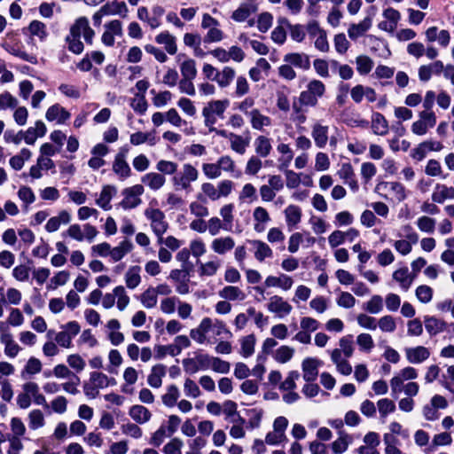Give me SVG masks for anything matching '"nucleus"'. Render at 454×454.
Segmentation results:
<instances>
[{
	"label": "nucleus",
	"mask_w": 454,
	"mask_h": 454,
	"mask_svg": "<svg viewBox=\"0 0 454 454\" xmlns=\"http://www.w3.org/2000/svg\"><path fill=\"white\" fill-rule=\"evenodd\" d=\"M223 413L225 415V419L230 423H246V419L238 411L237 403L231 400H227L223 403Z\"/></svg>",
	"instance_id": "29"
},
{
	"label": "nucleus",
	"mask_w": 454,
	"mask_h": 454,
	"mask_svg": "<svg viewBox=\"0 0 454 454\" xmlns=\"http://www.w3.org/2000/svg\"><path fill=\"white\" fill-rule=\"evenodd\" d=\"M405 356L411 364H421L430 356L428 348L423 346L405 348Z\"/></svg>",
	"instance_id": "16"
},
{
	"label": "nucleus",
	"mask_w": 454,
	"mask_h": 454,
	"mask_svg": "<svg viewBox=\"0 0 454 454\" xmlns=\"http://www.w3.org/2000/svg\"><path fill=\"white\" fill-rule=\"evenodd\" d=\"M155 42L164 46L165 51L169 55H175L177 52V44L176 37L168 31L161 32L155 36Z\"/></svg>",
	"instance_id": "22"
},
{
	"label": "nucleus",
	"mask_w": 454,
	"mask_h": 454,
	"mask_svg": "<svg viewBox=\"0 0 454 454\" xmlns=\"http://www.w3.org/2000/svg\"><path fill=\"white\" fill-rule=\"evenodd\" d=\"M209 356L207 354H199L193 358H185L183 360V366L185 372L194 374L200 370L208 369Z\"/></svg>",
	"instance_id": "9"
},
{
	"label": "nucleus",
	"mask_w": 454,
	"mask_h": 454,
	"mask_svg": "<svg viewBox=\"0 0 454 454\" xmlns=\"http://www.w3.org/2000/svg\"><path fill=\"white\" fill-rule=\"evenodd\" d=\"M129 142L133 145H140L148 143L150 145L156 144V137L154 132H136L130 135Z\"/></svg>",
	"instance_id": "44"
},
{
	"label": "nucleus",
	"mask_w": 454,
	"mask_h": 454,
	"mask_svg": "<svg viewBox=\"0 0 454 454\" xmlns=\"http://www.w3.org/2000/svg\"><path fill=\"white\" fill-rule=\"evenodd\" d=\"M28 31L31 36H36L42 42L48 36L46 25L39 20H33L28 26Z\"/></svg>",
	"instance_id": "51"
},
{
	"label": "nucleus",
	"mask_w": 454,
	"mask_h": 454,
	"mask_svg": "<svg viewBox=\"0 0 454 454\" xmlns=\"http://www.w3.org/2000/svg\"><path fill=\"white\" fill-rule=\"evenodd\" d=\"M372 129L375 135L385 136L388 132V122L380 113H373L372 115Z\"/></svg>",
	"instance_id": "36"
},
{
	"label": "nucleus",
	"mask_w": 454,
	"mask_h": 454,
	"mask_svg": "<svg viewBox=\"0 0 454 454\" xmlns=\"http://www.w3.org/2000/svg\"><path fill=\"white\" fill-rule=\"evenodd\" d=\"M417 378L418 372L411 366H407L400 370V372L390 380L392 395H395L402 392L403 384L405 380H413Z\"/></svg>",
	"instance_id": "7"
},
{
	"label": "nucleus",
	"mask_w": 454,
	"mask_h": 454,
	"mask_svg": "<svg viewBox=\"0 0 454 454\" xmlns=\"http://www.w3.org/2000/svg\"><path fill=\"white\" fill-rule=\"evenodd\" d=\"M141 181L149 189L158 191L164 186L166 178L159 172H149L142 176Z\"/></svg>",
	"instance_id": "28"
},
{
	"label": "nucleus",
	"mask_w": 454,
	"mask_h": 454,
	"mask_svg": "<svg viewBox=\"0 0 454 454\" xmlns=\"http://www.w3.org/2000/svg\"><path fill=\"white\" fill-rule=\"evenodd\" d=\"M372 27L371 18H365L357 24H351L348 29V35L350 39L356 40L358 37L364 35Z\"/></svg>",
	"instance_id": "33"
},
{
	"label": "nucleus",
	"mask_w": 454,
	"mask_h": 454,
	"mask_svg": "<svg viewBox=\"0 0 454 454\" xmlns=\"http://www.w3.org/2000/svg\"><path fill=\"white\" fill-rule=\"evenodd\" d=\"M278 23L279 24H285L286 27H287L290 30V36L291 38L298 43H301L305 38V32L303 29V27L301 25L296 24L292 25L286 18H279L278 20Z\"/></svg>",
	"instance_id": "46"
},
{
	"label": "nucleus",
	"mask_w": 454,
	"mask_h": 454,
	"mask_svg": "<svg viewBox=\"0 0 454 454\" xmlns=\"http://www.w3.org/2000/svg\"><path fill=\"white\" fill-rule=\"evenodd\" d=\"M145 216L150 222V226L156 237L164 235L168 229L165 214L159 208L148 207L145 209Z\"/></svg>",
	"instance_id": "3"
},
{
	"label": "nucleus",
	"mask_w": 454,
	"mask_h": 454,
	"mask_svg": "<svg viewBox=\"0 0 454 454\" xmlns=\"http://www.w3.org/2000/svg\"><path fill=\"white\" fill-rule=\"evenodd\" d=\"M71 214L67 210H61L58 215L51 217L46 224L45 230L48 232L57 231L61 224H67L71 222Z\"/></svg>",
	"instance_id": "19"
},
{
	"label": "nucleus",
	"mask_w": 454,
	"mask_h": 454,
	"mask_svg": "<svg viewBox=\"0 0 454 454\" xmlns=\"http://www.w3.org/2000/svg\"><path fill=\"white\" fill-rule=\"evenodd\" d=\"M257 8L253 4H241L231 14V19L236 22L246 21Z\"/></svg>",
	"instance_id": "34"
},
{
	"label": "nucleus",
	"mask_w": 454,
	"mask_h": 454,
	"mask_svg": "<svg viewBox=\"0 0 454 454\" xmlns=\"http://www.w3.org/2000/svg\"><path fill=\"white\" fill-rule=\"evenodd\" d=\"M211 249L219 255H224L235 247V240L231 236L215 238L211 242Z\"/></svg>",
	"instance_id": "11"
},
{
	"label": "nucleus",
	"mask_w": 454,
	"mask_h": 454,
	"mask_svg": "<svg viewBox=\"0 0 454 454\" xmlns=\"http://www.w3.org/2000/svg\"><path fill=\"white\" fill-rule=\"evenodd\" d=\"M250 243L254 246V258L258 262H262L266 258H271L273 256V251L267 243L258 239L252 240Z\"/></svg>",
	"instance_id": "35"
},
{
	"label": "nucleus",
	"mask_w": 454,
	"mask_h": 454,
	"mask_svg": "<svg viewBox=\"0 0 454 454\" xmlns=\"http://www.w3.org/2000/svg\"><path fill=\"white\" fill-rule=\"evenodd\" d=\"M129 417L138 424H145L152 418L151 411L140 404L132 405L129 410Z\"/></svg>",
	"instance_id": "31"
},
{
	"label": "nucleus",
	"mask_w": 454,
	"mask_h": 454,
	"mask_svg": "<svg viewBox=\"0 0 454 454\" xmlns=\"http://www.w3.org/2000/svg\"><path fill=\"white\" fill-rule=\"evenodd\" d=\"M103 12L107 15H121L125 16L128 9L124 2H114L102 6Z\"/></svg>",
	"instance_id": "57"
},
{
	"label": "nucleus",
	"mask_w": 454,
	"mask_h": 454,
	"mask_svg": "<svg viewBox=\"0 0 454 454\" xmlns=\"http://www.w3.org/2000/svg\"><path fill=\"white\" fill-rule=\"evenodd\" d=\"M4 49L12 55L20 58V59L27 61L31 64L37 63V58L34 54L27 53L24 51L23 46L18 43H6L4 45Z\"/></svg>",
	"instance_id": "15"
},
{
	"label": "nucleus",
	"mask_w": 454,
	"mask_h": 454,
	"mask_svg": "<svg viewBox=\"0 0 454 454\" xmlns=\"http://www.w3.org/2000/svg\"><path fill=\"white\" fill-rule=\"evenodd\" d=\"M208 368H211L215 372L225 374L230 372L231 364L229 362L219 357L209 356Z\"/></svg>",
	"instance_id": "56"
},
{
	"label": "nucleus",
	"mask_w": 454,
	"mask_h": 454,
	"mask_svg": "<svg viewBox=\"0 0 454 454\" xmlns=\"http://www.w3.org/2000/svg\"><path fill=\"white\" fill-rule=\"evenodd\" d=\"M43 369L42 362L34 356H31L25 364L24 368L20 372V376L22 379H27L29 376L37 374L41 372Z\"/></svg>",
	"instance_id": "43"
},
{
	"label": "nucleus",
	"mask_w": 454,
	"mask_h": 454,
	"mask_svg": "<svg viewBox=\"0 0 454 454\" xmlns=\"http://www.w3.org/2000/svg\"><path fill=\"white\" fill-rule=\"evenodd\" d=\"M286 223L289 228L296 226L301 219V209L296 205H289L284 211Z\"/></svg>",
	"instance_id": "41"
},
{
	"label": "nucleus",
	"mask_w": 454,
	"mask_h": 454,
	"mask_svg": "<svg viewBox=\"0 0 454 454\" xmlns=\"http://www.w3.org/2000/svg\"><path fill=\"white\" fill-rule=\"evenodd\" d=\"M220 268V261H209L207 262H200L199 264L198 271L200 277H212L217 273Z\"/></svg>",
	"instance_id": "50"
},
{
	"label": "nucleus",
	"mask_w": 454,
	"mask_h": 454,
	"mask_svg": "<svg viewBox=\"0 0 454 454\" xmlns=\"http://www.w3.org/2000/svg\"><path fill=\"white\" fill-rule=\"evenodd\" d=\"M254 230L261 233L266 230L267 224L270 222L269 212L263 207H256L253 211Z\"/></svg>",
	"instance_id": "13"
},
{
	"label": "nucleus",
	"mask_w": 454,
	"mask_h": 454,
	"mask_svg": "<svg viewBox=\"0 0 454 454\" xmlns=\"http://www.w3.org/2000/svg\"><path fill=\"white\" fill-rule=\"evenodd\" d=\"M188 250L193 257L200 258L207 252L206 244L201 239H192L190 242Z\"/></svg>",
	"instance_id": "62"
},
{
	"label": "nucleus",
	"mask_w": 454,
	"mask_h": 454,
	"mask_svg": "<svg viewBox=\"0 0 454 454\" xmlns=\"http://www.w3.org/2000/svg\"><path fill=\"white\" fill-rule=\"evenodd\" d=\"M377 407L381 418H386L389 413L395 411L394 401L388 398H382L377 402Z\"/></svg>",
	"instance_id": "63"
},
{
	"label": "nucleus",
	"mask_w": 454,
	"mask_h": 454,
	"mask_svg": "<svg viewBox=\"0 0 454 454\" xmlns=\"http://www.w3.org/2000/svg\"><path fill=\"white\" fill-rule=\"evenodd\" d=\"M219 27L220 22L208 13L202 15L201 27L207 29V35L204 37L206 43H217L223 39V32Z\"/></svg>",
	"instance_id": "5"
},
{
	"label": "nucleus",
	"mask_w": 454,
	"mask_h": 454,
	"mask_svg": "<svg viewBox=\"0 0 454 454\" xmlns=\"http://www.w3.org/2000/svg\"><path fill=\"white\" fill-rule=\"evenodd\" d=\"M235 76V69L230 66H224L221 70H218L215 82L219 88L225 89L232 83Z\"/></svg>",
	"instance_id": "18"
},
{
	"label": "nucleus",
	"mask_w": 454,
	"mask_h": 454,
	"mask_svg": "<svg viewBox=\"0 0 454 454\" xmlns=\"http://www.w3.org/2000/svg\"><path fill=\"white\" fill-rule=\"evenodd\" d=\"M112 169L120 180H125L132 175L131 168L122 155L114 156Z\"/></svg>",
	"instance_id": "23"
},
{
	"label": "nucleus",
	"mask_w": 454,
	"mask_h": 454,
	"mask_svg": "<svg viewBox=\"0 0 454 454\" xmlns=\"http://www.w3.org/2000/svg\"><path fill=\"white\" fill-rule=\"evenodd\" d=\"M229 142L231 149L240 155L245 154L249 146V139L236 133H234Z\"/></svg>",
	"instance_id": "45"
},
{
	"label": "nucleus",
	"mask_w": 454,
	"mask_h": 454,
	"mask_svg": "<svg viewBox=\"0 0 454 454\" xmlns=\"http://www.w3.org/2000/svg\"><path fill=\"white\" fill-rule=\"evenodd\" d=\"M115 299L117 298L116 305L120 311H123L129 303V297L127 294L125 288L122 286H118L114 288Z\"/></svg>",
	"instance_id": "59"
},
{
	"label": "nucleus",
	"mask_w": 454,
	"mask_h": 454,
	"mask_svg": "<svg viewBox=\"0 0 454 454\" xmlns=\"http://www.w3.org/2000/svg\"><path fill=\"white\" fill-rule=\"evenodd\" d=\"M133 248L132 242L129 239H124L117 247L112 248L111 258L114 262H119L127 254L130 253Z\"/></svg>",
	"instance_id": "42"
},
{
	"label": "nucleus",
	"mask_w": 454,
	"mask_h": 454,
	"mask_svg": "<svg viewBox=\"0 0 454 454\" xmlns=\"http://www.w3.org/2000/svg\"><path fill=\"white\" fill-rule=\"evenodd\" d=\"M45 118L49 121H56L58 123L62 124L70 118V114L64 107L56 104L48 108Z\"/></svg>",
	"instance_id": "26"
},
{
	"label": "nucleus",
	"mask_w": 454,
	"mask_h": 454,
	"mask_svg": "<svg viewBox=\"0 0 454 454\" xmlns=\"http://www.w3.org/2000/svg\"><path fill=\"white\" fill-rule=\"evenodd\" d=\"M90 381L98 389H102L107 387L111 382L114 383V379H110L102 372H93L90 373Z\"/></svg>",
	"instance_id": "53"
},
{
	"label": "nucleus",
	"mask_w": 454,
	"mask_h": 454,
	"mask_svg": "<svg viewBox=\"0 0 454 454\" xmlns=\"http://www.w3.org/2000/svg\"><path fill=\"white\" fill-rule=\"evenodd\" d=\"M329 127L326 125H323L319 122H316L312 126L311 137L314 140V143L317 147L324 148L325 147L328 139H329Z\"/></svg>",
	"instance_id": "14"
},
{
	"label": "nucleus",
	"mask_w": 454,
	"mask_h": 454,
	"mask_svg": "<svg viewBox=\"0 0 454 454\" xmlns=\"http://www.w3.org/2000/svg\"><path fill=\"white\" fill-rule=\"evenodd\" d=\"M219 296L228 301H243L246 294L238 286H226L219 291Z\"/></svg>",
	"instance_id": "37"
},
{
	"label": "nucleus",
	"mask_w": 454,
	"mask_h": 454,
	"mask_svg": "<svg viewBox=\"0 0 454 454\" xmlns=\"http://www.w3.org/2000/svg\"><path fill=\"white\" fill-rule=\"evenodd\" d=\"M294 354V348L286 345H283L277 348L273 357L278 363L286 364L292 359Z\"/></svg>",
	"instance_id": "54"
},
{
	"label": "nucleus",
	"mask_w": 454,
	"mask_h": 454,
	"mask_svg": "<svg viewBox=\"0 0 454 454\" xmlns=\"http://www.w3.org/2000/svg\"><path fill=\"white\" fill-rule=\"evenodd\" d=\"M240 342V355L247 358L251 356L254 352V347L256 343V338L254 334H248L247 336L242 337L239 340Z\"/></svg>",
	"instance_id": "47"
},
{
	"label": "nucleus",
	"mask_w": 454,
	"mask_h": 454,
	"mask_svg": "<svg viewBox=\"0 0 454 454\" xmlns=\"http://www.w3.org/2000/svg\"><path fill=\"white\" fill-rule=\"evenodd\" d=\"M393 278L399 283L403 290L407 291L413 282L414 276H411L408 268L404 267L394 271Z\"/></svg>",
	"instance_id": "40"
},
{
	"label": "nucleus",
	"mask_w": 454,
	"mask_h": 454,
	"mask_svg": "<svg viewBox=\"0 0 454 454\" xmlns=\"http://www.w3.org/2000/svg\"><path fill=\"white\" fill-rule=\"evenodd\" d=\"M144 192L145 189L142 184H135L125 188L121 192L123 199L120 202V206L123 209H132L138 207L142 203L140 196Z\"/></svg>",
	"instance_id": "6"
},
{
	"label": "nucleus",
	"mask_w": 454,
	"mask_h": 454,
	"mask_svg": "<svg viewBox=\"0 0 454 454\" xmlns=\"http://www.w3.org/2000/svg\"><path fill=\"white\" fill-rule=\"evenodd\" d=\"M267 309L273 313L278 318L287 317L293 310L292 305L279 295H273L270 297L267 303Z\"/></svg>",
	"instance_id": "8"
},
{
	"label": "nucleus",
	"mask_w": 454,
	"mask_h": 454,
	"mask_svg": "<svg viewBox=\"0 0 454 454\" xmlns=\"http://www.w3.org/2000/svg\"><path fill=\"white\" fill-rule=\"evenodd\" d=\"M220 172L223 171L233 175L236 172V164L230 155H223L217 160Z\"/></svg>",
	"instance_id": "61"
},
{
	"label": "nucleus",
	"mask_w": 454,
	"mask_h": 454,
	"mask_svg": "<svg viewBox=\"0 0 454 454\" xmlns=\"http://www.w3.org/2000/svg\"><path fill=\"white\" fill-rule=\"evenodd\" d=\"M74 35L77 34V37L82 36L88 43H92V38L95 35L93 29L90 27L89 21L86 18L82 17L78 19L75 23L71 27L70 33Z\"/></svg>",
	"instance_id": "10"
},
{
	"label": "nucleus",
	"mask_w": 454,
	"mask_h": 454,
	"mask_svg": "<svg viewBox=\"0 0 454 454\" xmlns=\"http://www.w3.org/2000/svg\"><path fill=\"white\" fill-rule=\"evenodd\" d=\"M183 441L178 437L172 438L162 449L164 454H182Z\"/></svg>",
	"instance_id": "64"
},
{
	"label": "nucleus",
	"mask_w": 454,
	"mask_h": 454,
	"mask_svg": "<svg viewBox=\"0 0 454 454\" xmlns=\"http://www.w3.org/2000/svg\"><path fill=\"white\" fill-rule=\"evenodd\" d=\"M141 268L137 265L131 266L126 271L124 279L128 288L135 289L141 283Z\"/></svg>",
	"instance_id": "38"
},
{
	"label": "nucleus",
	"mask_w": 454,
	"mask_h": 454,
	"mask_svg": "<svg viewBox=\"0 0 454 454\" xmlns=\"http://www.w3.org/2000/svg\"><path fill=\"white\" fill-rule=\"evenodd\" d=\"M167 373V368L164 364H158L152 367L147 376V383L153 388H159L162 385V379Z\"/></svg>",
	"instance_id": "17"
},
{
	"label": "nucleus",
	"mask_w": 454,
	"mask_h": 454,
	"mask_svg": "<svg viewBox=\"0 0 454 454\" xmlns=\"http://www.w3.org/2000/svg\"><path fill=\"white\" fill-rule=\"evenodd\" d=\"M284 61L303 70L310 67V60L309 55L305 53L292 52L285 55Z\"/></svg>",
	"instance_id": "20"
},
{
	"label": "nucleus",
	"mask_w": 454,
	"mask_h": 454,
	"mask_svg": "<svg viewBox=\"0 0 454 454\" xmlns=\"http://www.w3.org/2000/svg\"><path fill=\"white\" fill-rule=\"evenodd\" d=\"M352 436L340 430L338 438L331 443V449L333 454L344 453L351 444Z\"/></svg>",
	"instance_id": "30"
},
{
	"label": "nucleus",
	"mask_w": 454,
	"mask_h": 454,
	"mask_svg": "<svg viewBox=\"0 0 454 454\" xmlns=\"http://www.w3.org/2000/svg\"><path fill=\"white\" fill-rule=\"evenodd\" d=\"M31 151L27 148H23L21 149L19 154L14 155L10 159V166L14 170H20L24 167L25 162L31 158Z\"/></svg>",
	"instance_id": "49"
},
{
	"label": "nucleus",
	"mask_w": 454,
	"mask_h": 454,
	"mask_svg": "<svg viewBox=\"0 0 454 454\" xmlns=\"http://www.w3.org/2000/svg\"><path fill=\"white\" fill-rule=\"evenodd\" d=\"M247 117L249 118V122L252 129L255 130L263 131L266 128H270L272 124L271 118L262 114L258 108L249 113Z\"/></svg>",
	"instance_id": "12"
},
{
	"label": "nucleus",
	"mask_w": 454,
	"mask_h": 454,
	"mask_svg": "<svg viewBox=\"0 0 454 454\" xmlns=\"http://www.w3.org/2000/svg\"><path fill=\"white\" fill-rule=\"evenodd\" d=\"M418 116L419 119L412 122L411 130L416 136H425L436 124L437 118L435 113L420 111Z\"/></svg>",
	"instance_id": "4"
},
{
	"label": "nucleus",
	"mask_w": 454,
	"mask_h": 454,
	"mask_svg": "<svg viewBox=\"0 0 454 454\" xmlns=\"http://www.w3.org/2000/svg\"><path fill=\"white\" fill-rule=\"evenodd\" d=\"M229 106V99H215L207 102L202 110L216 117L223 118Z\"/></svg>",
	"instance_id": "25"
},
{
	"label": "nucleus",
	"mask_w": 454,
	"mask_h": 454,
	"mask_svg": "<svg viewBox=\"0 0 454 454\" xmlns=\"http://www.w3.org/2000/svg\"><path fill=\"white\" fill-rule=\"evenodd\" d=\"M117 189L114 185H105L99 194V197L96 200V204L102 209L107 211L112 208L111 200L116 194Z\"/></svg>",
	"instance_id": "24"
},
{
	"label": "nucleus",
	"mask_w": 454,
	"mask_h": 454,
	"mask_svg": "<svg viewBox=\"0 0 454 454\" xmlns=\"http://www.w3.org/2000/svg\"><path fill=\"white\" fill-rule=\"evenodd\" d=\"M318 361L314 358H306L303 360L301 367L303 372V379L307 382L314 381L318 374Z\"/></svg>",
	"instance_id": "32"
},
{
	"label": "nucleus",
	"mask_w": 454,
	"mask_h": 454,
	"mask_svg": "<svg viewBox=\"0 0 454 454\" xmlns=\"http://www.w3.org/2000/svg\"><path fill=\"white\" fill-rule=\"evenodd\" d=\"M454 199V188L442 184H436L432 192V200L442 204L446 200Z\"/></svg>",
	"instance_id": "21"
},
{
	"label": "nucleus",
	"mask_w": 454,
	"mask_h": 454,
	"mask_svg": "<svg viewBox=\"0 0 454 454\" xmlns=\"http://www.w3.org/2000/svg\"><path fill=\"white\" fill-rule=\"evenodd\" d=\"M325 91L326 87L322 81L312 79L308 82L306 90L300 93L299 102L302 106L315 107Z\"/></svg>",
	"instance_id": "2"
},
{
	"label": "nucleus",
	"mask_w": 454,
	"mask_h": 454,
	"mask_svg": "<svg viewBox=\"0 0 454 454\" xmlns=\"http://www.w3.org/2000/svg\"><path fill=\"white\" fill-rule=\"evenodd\" d=\"M363 308L371 314H379L383 309V299L380 295L374 294Z\"/></svg>",
	"instance_id": "55"
},
{
	"label": "nucleus",
	"mask_w": 454,
	"mask_h": 454,
	"mask_svg": "<svg viewBox=\"0 0 454 454\" xmlns=\"http://www.w3.org/2000/svg\"><path fill=\"white\" fill-rule=\"evenodd\" d=\"M140 301L145 309H153L157 305L158 295L153 287H148L140 295Z\"/></svg>",
	"instance_id": "52"
},
{
	"label": "nucleus",
	"mask_w": 454,
	"mask_h": 454,
	"mask_svg": "<svg viewBox=\"0 0 454 454\" xmlns=\"http://www.w3.org/2000/svg\"><path fill=\"white\" fill-rule=\"evenodd\" d=\"M180 396V391L176 385L171 384L166 387V393L161 395L164 406L172 408L176 405Z\"/></svg>",
	"instance_id": "39"
},
{
	"label": "nucleus",
	"mask_w": 454,
	"mask_h": 454,
	"mask_svg": "<svg viewBox=\"0 0 454 454\" xmlns=\"http://www.w3.org/2000/svg\"><path fill=\"white\" fill-rule=\"evenodd\" d=\"M183 79H194L197 75L196 63L193 59L184 60L180 66Z\"/></svg>",
	"instance_id": "58"
},
{
	"label": "nucleus",
	"mask_w": 454,
	"mask_h": 454,
	"mask_svg": "<svg viewBox=\"0 0 454 454\" xmlns=\"http://www.w3.org/2000/svg\"><path fill=\"white\" fill-rule=\"evenodd\" d=\"M199 170L191 163H184L182 169L176 172L171 182L176 191L190 192L192 191V184L199 179Z\"/></svg>",
	"instance_id": "1"
},
{
	"label": "nucleus",
	"mask_w": 454,
	"mask_h": 454,
	"mask_svg": "<svg viewBox=\"0 0 454 454\" xmlns=\"http://www.w3.org/2000/svg\"><path fill=\"white\" fill-rule=\"evenodd\" d=\"M270 139L265 136H259L254 140V151L261 157H267L271 152Z\"/></svg>",
	"instance_id": "48"
},
{
	"label": "nucleus",
	"mask_w": 454,
	"mask_h": 454,
	"mask_svg": "<svg viewBox=\"0 0 454 454\" xmlns=\"http://www.w3.org/2000/svg\"><path fill=\"white\" fill-rule=\"evenodd\" d=\"M356 70L360 74H367L373 67L372 59L366 55H360L356 59Z\"/></svg>",
	"instance_id": "60"
},
{
	"label": "nucleus",
	"mask_w": 454,
	"mask_h": 454,
	"mask_svg": "<svg viewBox=\"0 0 454 454\" xmlns=\"http://www.w3.org/2000/svg\"><path fill=\"white\" fill-rule=\"evenodd\" d=\"M46 131H47V129H46L45 124L41 121H37L35 123L34 127L28 128L24 132V140H25L26 144H27V145H34L35 142L36 141L37 137H43L45 135Z\"/></svg>",
	"instance_id": "27"
}]
</instances>
